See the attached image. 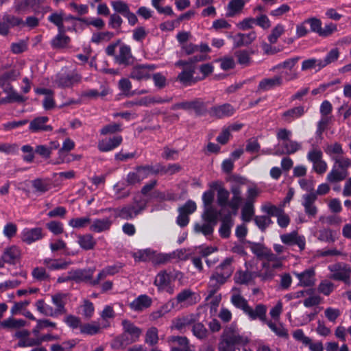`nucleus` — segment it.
I'll use <instances>...</instances> for the list:
<instances>
[{"mask_svg": "<svg viewBox=\"0 0 351 351\" xmlns=\"http://www.w3.org/2000/svg\"><path fill=\"white\" fill-rule=\"evenodd\" d=\"M152 300L147 295H141L129 304L130 308L136 312H141L149 308Z\"/></svg>", "mask_w": 351, "mask_h": 351, "instance_id": "21", "label": "nucleus"}, {"mask_svg": "<svg viewBox=\"0 0 351 351\" xmlns=\"http://www.w3.org/2000/svg\"><path fill=\"white\" fill-rule=\"evenodd\" d=\"M251 250L258 257L263 258L265 261L271 253L270 250L260 244H254L252 245Z\"/></svg>", "mask_w": 351, "mask_h": 351, "instance_id": "59", "label": "nucleus"}, {"mask_svg": "<svg viewBox=\"0 0 351 351\" xmlns=\"http://www.w3.org/2000/svg\"><path fill=\"white\" fill-rule=\"evenodd\" d=\"M232 304L237 308L241 309L250 319H259L262 322L265 321L267 307L265 305L259 304L254 309L249 306L247 301L240 294H233L231 297Z\"/></svg>", "mask_w": 351, "mask_h": 351, "instance_id": "2", "label": "nucleus"}, {"mask_svg": "<svg viewBox=\"0 0 351 351\" xmlns=\"http://www.w3.org/2000/svg\"><path fill=\"white\" fill-rule=\"evenodd\" d=\"M21 254L19 247L12 245L4 250L1 256L4 263L14 265L20 259Z\"/></svg>", "mask_w": 351, "mask_h": 351, "instance_id": "22", "label": "nucleus"}, {"mask_svg": "<svg viewBox=\"0 0 351 351\" xmlns=\"http://www.w3.org/2000/svg\"><path fill=\"white\" fill-rule=\"evenodd\" d=\"M43 264L50 270H59L66 269L70 264L62 259L45 258Z\"/></svg>", "mask_w": 351, "mask_h": 351, "instance_id": "36", "label": "nucleus"}, {"mask_svg": "<svg viewBox=\"0 0 351 351\" xmlns=\"http://www.w3.org/2000/svg\"><path fill=\"white\" fill-rule=\"evenodd\" d=\"M167 342L171 351H194L193 346L190 344L187 337L184 336H170Z\"/></svg>", "mask_w": 351, "mask_h": 351, "instance_id": "9", "label": "nucleus"}, {"mask_svg": "<svg viewBox=\"0 0 351 351\" xmlns=\"http://www.w3.org/2000/svg\"><path fill=\"white\" fill-rule=\"evenodd\" d=\"M228 38L232 39L234 47L239 48L251 44L256 39V34L254 32L248 34L238 33L234 36L230 35Z\"/></svg>", "mask_w": 351, "mask_h": 351, "instance_id": "19", "label": "nucleus"}, {"mask_svg": "<svg viewBox=\"0 0 351 351\" xmlns=\"http://www.w3.org/2000/svg\"><path fill=\"white\" fill-rule=\"evenodd\" d=\"M231 192L232 194V197L231 200L228 203L229 207H230L232 210H234V214H236L237 210L239 209V205L241 202V189L239 185H234L231 187Z\"/></svg>", "mask_w": 351, "mask_h": 351, "instance_id": "32", "label": "nucleus"}, {"mask_svg": "<svg viewBox=\"0 0 351 351\" xmlns=\"http://www.w3.org/2000/svg\"><path fill=\"white\" fill-rule=\"evenodd\" d=\"M175 300L177 304L186 308L196 304L200 300V296L190 289H184L177 294Z\"/></svg>", "mask_w": 351, "mask_h": 351, "instance_id": "8", "label": "nucleus"}, {"mask_svg": "<svg viewBox=\"0 0 351 351\" xmlns=\"http://www.w3.org/2000/svg\"><path fill=\"white\" fill-rule=\"evenodd\" d=\"M306 110L303 106H298L285 111L282 114V118L287 123H291L295 119L302 117Z\"/></svg>", "mask_w": 351, "mask_h": 351, "instance_id": "29", "label": "nucleus"}, {"mask_svg": "<svg viewBox=\"0 0 351 351\" xmlns=\"http://www.w3.org/2000/svg\"><path fill=\"white\" fill-rule=\"evenodd\" d=\"M112 221L108 218L95 219L90 222L89 230L92 232L99 233L110 230Z\"/></svg>", "mask_w": 351, "mask_h": 351, "instance_id": "27", "label": "nucleus"}, {"mask_svg": "<svg viewBox=\"0 0 351 351\" xmlns=\"http://www.w3.org/2000/svg\"><path fill=\"white\" fill-rule=\"evenodd\" d=\"M245 4V0H230L226 8V16L227 17H234L239 15L242 12Z\"/></svg>", "mask_w": 351, "mask_h": 351, "instance_id": "26", "label": "nucleus"}, {"mask_svg": "<svg viewBox=\"0 0 351 351\" xmlns=\"http://www.w3.org/2000/svg\"><path fill=\"white\" fill-rule=\"evenodd\" d=\"M245 342L243 335L235 324L226 326L222 332L218 345L219 351H234V346Z\"/></svg>", "mask_w": 351, "mask_h": 351, "instance_id": "1", "label": "nucleus"}, {"mask_svg": "<svg viewBox=\"0 0 351 351\" xmlns=\"http://www.w3.org/2000/svg\"><path fill=\"white\" fill-rule=\"evenodd\" d=\"M285 27L281 25H277L271 31L268 36V40L270 43L274 44L277 42L278 38L284 33Z\"/></svg>", "mask_w": 351, "mask_h": 351, "instance_id": "63", "label": "nucleus"}, {"mask_svg": "<svg viewBox=\"0 0 351 351\" xmlns=\"http://www.w3.org/2000/svg\"><path fill=\"white\" fill-rule=\"evenodd\" d=\"M43 237V229L41 228H24L21 233V241L27 244L36 242Z\"/></svg>", "mask_w": 351, "mask_h": 351, "instance_id": "12", "label": "nucleus"}, {"mask_svg": "<svg viewBox=\"0 0 351 351\" xmlns=\"http://www.w3.org/2000/svg\"><path fill=\"white\" fill-rule=\"evenodd\" d=\"M171 282V276L166 271L159 272L154 280V285L158 287L160 291H166L170 294L173 293V288L170 286Z\"/></svg>", "mask_w": 351, "mask_h": 351, "instance_id": "13", "label": "nucleus"}, {"mask_svg": "<svg viewBox=\"0 0 351 351\" xmlns=\"http://www.w3.org/2000/svg\"><path fill=\"white\" fill-rule=\"evenodd\" d=\"M156 69L154 64H136L131 70L130 77L136 81H146L151 78Z\"/></svg>", "mask_w": 351, "mask_h": 351, "instance_id": "7", "label": "nucleus"}, {"mask_svg": "<svg viewBox=\"0 0 351 351\" xmlns=\"http://www.w3.org/2000/svg\"><path fill=\"white\" fill-rule=\"evenodd\" d=\"M49 119L47 117H39L33 119L29 123V129L32 132H39L43 131H51L52 127L46 125Z\"/></svg>", "mask_w": 351, "mask_h": 351, "instance_id": "25", "label": "nucleus"}, {"mask_svg": "<svg viewBox=\"0 0 351 351\" xmlns=\"http://www.w3.org/2000/svg\"><path fill=\"white\" fill-rule=\"evenodd\" d=\"M122 324L124 331L131 335L134 341H136L142 333L141 329L128 320H123Z\"/></svg>", "mask_w": 351, "mask_h": 351, "instance_id": "41", "label": "nucleus"}, {"mask_svg": "<svg viewBox=\"0 0 351 351\" xmlns=\"http://www.w3.org/2000/svg\"><path fill=\"white\" fill-rule=\"evenodd\" d=\"M132 58L131 48L130 46L121 43L119 45V53L115 56V61L119 64H128Z\"/></svg>", "mask_w": 351, "mask_h": 351, "instance_id": "24", "label": "nucleus"}, {"mask_svg": "<svg viewBox=\"0 0 351 351\" xmlns=\"http://www.w3.org/2000/svg\"><path fill=\"white\" fill-rule=\"evenodd\" d=\"M263 266L270 267L274 271L276 269H281L282 266V259L277 257L274 254L271 252L266 261L265 260V261L263 263Z\"/></svg>", "mask_w": 351, "mask_h": 351, "instance_id": "50", "label": "nucleus"}, {"mask_svg": "<svg viewBox=\"0 0 351 351\" xmlns=\"http://www.w3.org/2000/svg\"><path fill=\"white\" fill-rule=\"evenodd\" d=\"M235 108L230 104L215 106L210 109V114L217 119H223L233 115Z\"/></svg>", "mask_w": 351, "mask_h": 351, "instance_id": "16", "label": "nucleus"}, {"mask_svg": "<svg viewBox=\"0 0 351 351\" xmlns=\"http://www.w3.org/2000/svg\"><path fill=\"white\" fill-rule=\"evenodd\" d=\"M91 219L89 217L73 218L69 221V225L73 228H82L90 224Z\"/></svg>", "mask_w": 351, "mask_h": 351, "instance_id": "56", "label": "nucleus"}, {"mask_svg": "<svg viewBox=\"0 0 351 351\" xmlns=\"http://www.w3.org/2000/svg\"><path fill=\"white\" fill-rule=\"evenodd\" d=\"M302 149V144L295 141L289 140L283 142L282 149L276 152V154H293Z\"/></svg>", "mask_w": 351, "mask_h": 351, "instance_id": "31", "label": "nucleus"}, {"mask_svg": "<svg viewBox=\"0 0 351 351\" xmlns=\"http://www.w3.org/2000/svg\"><path fill=\"white\" fill-rule=\"evenodd\" d=\"M78 243L82 248L88 250L95 247L96 241L90 234H86L78 236Z\"/></svg>", "mask_w": 351, "mask_h": 351, "instance_id": "43", "label": "nucleus"}, {"mask_svg": "<svg viewBox=\"0 0 351 351\" xmlns=\"http://www.w3.org/2000/svg\"><path fill=\"white\" fill-rule=\"evenodd\" d=\"M293 274L299 280L298 286L311 287L315 283V273L313 268L306 269L301 273L294 272Z\"/></svg>", "mask_w": 351, "mask_h": 351, "instance_id": "20", "label": "nucleus"}, {"mask_svg": "<svg viewBox=\"0 0 351 351\" xmlns=\"http://www.w3.org/2000/svg\"><path fill=\"white\" fill-rule=\"evenodd\" d=\"M153 172V169L151 166H138L128 173L125 182L129 186L139 185L143 180L148 178Z\"/></svg>", "mask_w": 351, "mask_h": 351, "instance_id": "5", "label": "nucleus"}, {"mask_svg": "<svg viewBox=\"0 0 351 351\" xmlns=\"http://www.w3.org/2000/svg\"><path fill=\"white\" fill-rule=\"evenodd\" d=\"M208 295L205 300L207 302L206 305L210 307V312L211 314H215L217 312V307L219 306L221 300V295L213 293L210 295V291H207Z\"/></svg>", "mask_w": 351, "mask_h": 351, "instance_id": "40", "label": "nucleus"}, {"mask_svg": "<svg viewBox=\"0 0 351 351\" xmlns=\"http://www.w3.org/2000/svg\"><path fill=\"white\" fill-rule=\"evenodd\" d=\"M99 330V324L95 322L82 324L80 328V332L88 335H95L98 333Z\"/></svg>", "mask_w": 351, "mask_h": 351, "instance_id": "55", "label": "nucleus"}, {"mask_svg": "<svg viewBox=\"0 0 351 351\" xmlns=\"http://www.w3.org/2000/svg\"><path fill=\"white\" fill-rule=\"evenodd\" d=\"M194 72V66H190L178 75V80L184 85H190L195 83V81L193 80Z\"/></svg>", "mask_w": 351, "mask_h": 351, "instance_id": "37", "label": "nucleus"}, {"mask_svg": "<svg viewBox=\"0 0 351 351\" xmlns=\"http://www.w3.org/2000/svg\"><path fill=\"white\" fill-rule=\"evenodd\" d=\"M317 200L316 193H308L302 196V205L304 208V212L306 215L313 218L315 217L318 212V208L315 205Z\"/></svg>", "mask_w": 351, "mask_h": 351, "instance_id": "10", "label": "nucleus"}, {"mask_svg": "<svg viewBox=\"0 0 351 351\" xmlns=\"http://www.w3.org/2000/svg\"><path fill=\"white\" fill-rule=\"evenodd\" d=\"M228 279L226 276L221 275L219 271H214L209 278L208 282V289L210 291V295L216 293L221 287L224 285Z\"/></svg>", "mask_w": 351, "mask_h": 351, "instance_id": "18", "label": "nucleus"}, {"mask_svg": "<svg viewBox=\"0 0 351 351\" xmlns=\"http://www.w3.org/2000/svg\"><path fill=\"white\" fill-rule=\"evenodd\" d=\"M331 274L330 278L341 280L345 282L350 281L351 277V267L345 263H337L328 266Z\"/></svg>", "mask_w": 351, "mask_h": 351, "instance_id": "6", "label": "nucleus"}, {"mask_svg": "<svg viewBox=\"0 0 351 351\" xmlns=\"http://www.w3.org/2000/svg\"><path fill=\"white\" fill-rule=\"evenodd\" d=\"M264 322L266 323L268 327L278 337H287V330L281 323L267 321L266 319Z\"/></svg>", "mask_w": 351, "mask_h": 351, "instance_id": "46", "label": "nucleus"}, {"mask_svg": "<svg viewBox=\"0 0 351 351\" xmlns=\"http://www.w3.org/2000/svg\"><path fill=\"white\" fill-rule=\"evenodd\" d=\"M282 242L286 245H297L300 250L305 248L306 241L304 236L299 235L297 231H293L290 233L284 234L280 236Z\"/></svg>", "mask_w": 351, "mask_h": 351, "instance_id": "14", "label": "nucleus"}, {"mask_svg": "<svg viewBox=\"0 0 351 351\" xmlns=\"http://www.w3.org/2000/svg\"><path fill=\"white\" fill-rule=\"evenodd\" d=\"M254 214V205L245 203L241 210V218L245 222L250 221Z\"/></svg>", "mask_w": 351, "mask_h": 351, "instance_id": "60", "label": "nucleus"}, {"mask_svg": "<svg viewBox=\"0 0 351 351\" xmlns=\"http://www.w3.org/2000/svg\"><path fill=\"white\" fill-rule=\"evenodd\" d=\"M223 211V208H221L219 213H217L212 206H205L203 217L206 221L215 223L218 215H222Z\"/></svg>", "mask_w": 351, "mask_h": 351, "instance_id": "45", "label": "nucleus"}, {"mask_svg": "<svg viewBox=\"0 0 351 351\" xmlns=\"http://www.w3.org/2000/svg\"><path fill=\"white\" fill-rule=\"evenodd\" d=\"M19 76V72L16 70H12L3 73L0 77V86L7 85L8 84V82L14 81L16 80Z\"/></svg>", "mask_w": 351, "mask_h": 351, "instance_id": "61", "label": "nucleus"}, {"mask_svg": "<svg viewBox=\"0 0 351 351\" xmlns=\"http://www.w3.org/2000/svg\"><path fill=\"white\" fill-rule=\"evenodd\" d=\"M110 5L117 14H121L123 16L130 10L129 5L121 0L112 1Z\"/></svg>", "mask_w": 351, "mask_h": 351, "instance_id": "54", "label": "nucleus"}, {"mask_svg": "<svg viewBox=\"0 0 351 351\" xmlns=\"http://www.w3.org/2000/svg\"><path fill=\"white\" fill-rule=\"evenodd\" d=\"M122 142L121 136H115L108 139L100 141L98 143V148L101 152H109L117 147Z\"/></svg>", "mask_w": 351, "mask_h": 351, "instance_id": "30", "label": "nucleus"}, {"mask_svg": "<svg viewBox=\"0 0 351 351\" xmlns=\"http://www.w3.org/2000/svg\"><path fill=\"white\" fill-rule=\"evenodd\" d=\"M232 262V258H226L219 265L216 267L215 271H219L221 275L226 276V278L228 279L234 271Z\"/></svg>", "mask_w": 351, "mask_h": 351, "instance_id": "33", "label": "nucleus"}, {"mask_svg": "<svg viewBox=\"0 0 351 351\" xmlns=\"http://www.w3.org/2000/svg\"><path fill=\"white\" fill-rule=\"evenodd\" d=\"M316 67L318 68V70L324 68L321 60L310 58L302 62L301 69L302 71H306Z\"/></svg>", "mask_w": 351, "mask_h": 351, "instance_id": "57", "label": "nucleus"}, {"mask_svg": "<svg viewBox=\"0 0 351 351\" xmlns=\"http://www.w3.org/2000/svg\"><path fill=\"white\" fill-rule=\"evenodd\" d=\"M256 225L262 230H265L271 223L272 221L269 216H256L254 218Z\"/></svg>", "mask_w": 351, "mask_h": 351, "instance_id": "62", "label": "nucleus"}, {"mask_svg": "<svg viewBox=\"0 0 351 351\" xmlns=\"http://www.w3.org/2000/svg\"><path fill=\"white\" fill-rule=\"evenodd\" d=\"M184 110H193L197 115H201L206 111L204 102L199 99L184 101Z\"/></svg>", "mask_w": 351, "mask_h": 351, "instance_id": "35", "label": "nucleus"}, {"mask_svg": "<svg viewBox=\"0 0 351 351\" xmlns=\"http://www.w3.org/2000/svg\"><path fill=\"white\" fill-rule=\"evenodd\" d=\"M152 197L156 199L160 202L174 201L176 199V195L170 191L161 192L159 191H155L152 193Z\"/></svg>", "mask_w": 351, "mask_h": 351, "instance_id": "58", "label": "nucleus"}, {"mask_svg": "<svg viewBox=\"0 0 351 351\" xmlns=\"http://www.w3.org/2000/svg\"><path fill=\"white\" fill-rule=\"evenodd\" d=\"M147 203V199L140 195H136L132 204L117 209L115 216L125 220L133 219L146 209Z\"/></svg>", "mask_w": 351, "mask_h": 351, "instance_id": "3", "label": "nucleus"}, {"mask_svg": "<svg viewBox=\"0 0 351 351\" xmlns=\"http://www.w3.org/2000/svg\"><path fill=\"white\" fill-rule=\"evenodd\" d=\"M154 252L150 249L140 250L133 253L136 261H147L153 258Z\"/></svg>", "mask_w": 351, "mask_h": 351, "instance_id": "53", "label": "nucleus"}, {"mask_svg": "<svg viewBox=\"0 0 351 351\" xmlns=\"http://www.w3.org/2000/svg\"><path fill=\"white\" fill-rule=\"evenodd\" d=\"M159 340L158 330L156 327L149 328L145 333V341L149 346H154Z\"/></svg>", "mask_w": 351, "mask_h": 351, "instance_id": "51", "label": "nucleus"}, {"mask_svg": "<svg viewBox=\"0 0 351 351\" xmlns=\"http://www.w3.org/2000/svg\"><path fill=\"white\" fill-rule=\"evenodd\" d=\"M311 292L306 294L308 297L303 301V304L306 308H311L318 306L322 302V298L314 293L313 289H310Z\"/></svg>", "mask_w": 351, "mask_h": 351, "instance_id": "47", "label": "nucleus"}, {"mask_svg": "<svg viewBox=\"0 0 351 351\" xmlns=\"http://www.w3.org/2000/svg\"><path fill=\"white\" fill-rule=\"evenodd\" d=\"M64 33L58 32V34L51 40V45L53 48L65 47L70 42V38Z\"/></svg>", "mask_w": 351, "mask_h": 351, "instance_id": "48", "label": "nucleus"}, {"mask_svg": "<svg viewBox=\"0 0 351 351\" xmlns=\"http://www.w3.org/2000/svg\"><path fill=\"white\" fill-rule=\"evenodd\" d=\"M340 52L339 50L337 48H333L330 49L327 54L326 55L325 58L323 60H321L323 67L326 66L327 65L334 63L339 58Z\"/></svg>", "mask_w": 351, "mask_h": 351, "instance_id": "52", "label": "nucleus"}, {"mask_svg": "<svg viewBox=\"0 0 351 351\" xmlns=\"http://www.w3.org/2000/svg\"><path fill=\"white\" fill-rule=\"evenodd\" d=\"M81 79V75L76 72L67 74L62 73L57 75L55 83L58 87L69 88L79 83Z\"/></svg>", "mask_w": 351, "mask_h": 351, "instance_id": "11", "label": "nucleus"}, {"mask_svg": "<svg viewBox=\"0 0 351 351\" xmlns=\"http://www.w3.org/2000/svg\"><path fill=\"white\" fill-rule=\"evenodd\" d=\"M232 226L233 221L231 218V214L228 213L227 215L221 219V225L219 230L221 237L223 238L229 237Z\"/></svg>", "mask_w": 351, "mask_h": 351, "instance_id": "34", "label": "nucleus"}, {"mask_svg": "<svg viewBox=\"0 0 351 351\" xmlns=\"http://www.w3.org/2000/svg\"><path fill=\"white\" fill-rule=\"evenodd\" d=\"M197 319L198 315L195 313L180 316L173 320L171 328L182 330L186 326L195 323Z\"/></svg>", "mask_w": 351, "mask_h": 351, "instance_id": "17", "label": "nucleus"}, {"mask_svg": "<svg viewBox=\"0 0 351 351\" xmlns=\"http://www.w3.org/2000/svg\"><path fill=\"white\" fill-rule=\"evenodd\" d=\"M25 324L26 322L24 319L10 317L0 322V326L2 328L17 329L25 326Z\"/></svg>", "mask_w": 351, "mask_h": 351, "instance_id": "42", "label": "nucleus"}, {"mask_svg": "<svg viewBox=\"0 0 351 351\" xmlns=\"http://www.w3.org/2000/svg\"><path fill=\"white\" fill-rule=\"evenodd\" d=\"M64 322L69 327L71 328L72 329H80L82 324L80 318L73 315H66L64 318Z\"/></svg>", "mask_w": 351, "mask_h": 351, "instance_id": "64", "label": "nucleus"}, {"mask_svg": "<svg viewBox=\"0 0 351 351\" xmlns=\"http://www.w3.org/2000/svg\"><path fill=\"white\" fill-rule=\"evenodd\" d=\"M36 306L37 310L44 315L50 317H56L58 315L56 311L42 300L37 301Z\"/></svg>", "mask_w": 351, "mask_h": 351, "instance_id": "49", "label": "nucleus"}, {"mask_svg": "<svg viewBox=\"0 0 351 351\" xmlns=\"http://www.w3.org/2000/svg\"><path fill=\"white\" fill-rule=\"evenodd\" d=\"M53 304L56 306L54 309L57 315L64 314L66 313L64 308L66 295L63 293H56L52 295Z\"/></svg>", "mask_w": 351, "mask_h": 351, "instance_id": "38", "label": "nucleus"}, {"mask_svg": "<svg viewBox=\"0 0 351 351\" xmlns=\"http://www.w3.org/2000/svg\"><path fill=\"white\" fill-rule=\"evenodd\" d=\"M333 162L332 169L326 176V180L330 183L344 180L348 176V169L351 167V159L349 158L338 157Z\"/></svg>", "mask_w": 351, "mask_h": 351, "instance_id": "4", "label": "nucleus"}, {"mask_svg": "<svg viewBox=\"0 0 351 351\" xmlns=\"http://www.w3.org/2000/svg\"><path fill=\"white\" fill-rule=\"evenodd\" d=\"M114 36V33L109 31L95 32L93 34L90 40L93 43L99 44L110 40Z\"/></svg>", "mask_w": 351, "mask_h": 351, "instance_id": "44", "label": "nucleus"}, {"mask_svg": "<svg viewBox=\"0 0 351 351\" xmlns=\"http://www.w3.org/2000/svg\"><path fill=\"white\" fill-rule=\"evenodd\" d=\"M1 87L3 88V92L12 103H21L26 100V98L18 93L10 84Z\"/></svg>", "mask_w": 351, "mask_h": 351, "instance_id": "39", "label": "nucleus"}, {"mask_svg": "<svg viewBox=\"0 0 351 351\" xmlns=\"http://www.w3.org/2000/svg\"><path fill=\"white\" fill-rule=\"evenodd\" d=\"M324 150L325 153L330 157V158L335 161V159L337 158H344L343 156L344 154V151L343 149L341 144L338 142H334L331 143L326 144Z\"/></svg>", "mask_w": 351, "mask_h": 351, "instance_id": "28", "label": "nucleus"}, {"mask_svg": "<svg viewBox=\"0 0 351 351\" xmlns=\"http://www.w3.org/2000/svg\"><path fill=\"white\" fill-rule=\"evenodd\" d=\"M283 84L282 77L281 75H275L271 78L263 79L258 84V89L260 91H267L282 86Z\"/></svg>", "mask_w": 351, "mask_h": 351, "instance_id": "23", "label": "nucleus"}, {"mask_svg": "<svg viewBox=\"0 0 351 351\" xmlns=\"http://www.w3.org/2000/svg\"><path fill=\"white\" fill-rule=\"evenodd\" d=\"M72 19L74 18L71 15H66L62 11L53 12L48 17V20L57 26L60 32H65L69 29L64 27V22Z\"/></svg>", "mask_w": 351, "mask_h": 351, "instance_id": "15", "label": "nucleus"}]
</instances>
